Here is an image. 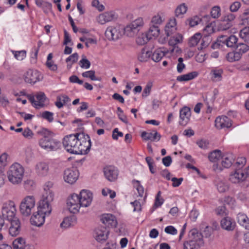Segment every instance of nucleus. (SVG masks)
<instances>
[{
    "instance_id": "nucleus-35",
    "label": "nucleus",
    "mask_w": 249,
    "mask_h": 249,
    "mask_svg": "<svg viewBox=\"0 0 249 249\" xmlns=\"http://www.w3.org/2000/svg\"><path fill=\"white\" fill-rule=\"evenodd\" d=\"M210 17L209 15L203 16L202 19L200 18L198 16H195L189 19V24L190 27H193L197 25L201 21H208Z\"/></svg>"
},
{
    "instance_id": "nucleus-5",
    "label": "nucleus",
    "mask_w": 249,
    "mask_h": 249,
    "mask_svg": "<svg viewBox=\"0 0 249 249\" xmlns=\"http://www.w3.org/2000/svg\"><path fill=\"white\" fill-rule=\"evenodd\" d=\"M144 24L142 18H137L125 27H123V35L125 34L128 37L136 36L142 28Z\"/></svg>"
},
{
    "instance_id": "nucleus-10",
    "label": "nucleus",
    "mask_w": 249,
    "mask_h": 249,
    "mask_svg": "<svg viewBox=\"0 0 249 249\" xmlns=\"http://www.w3.org/2000/svg\"><path fill=\"white\" fill-rule=\"evenodd\" d=\"M67 206L71 213H78L80 208L82 207L79 195L75 193L72 194L67 200Z\"/></svg>"
},
{
    "instance_id": "nucleus-17",
    "label": "nucleus",
    "mask_w": 249,
    "mask_h": 249,
    "mask_svg": "<svg viewBox=\"0 0 249 249\" xmlns=\"http://www.w3.org/2000/svg\"><path fill=\"white\" fill-rule=\"evenodd\" d=\"M232 125L231 120L226 116L216 117L215 120V126L219 129L230 128Z\"/></svg>"
},
{
    "instance_id": "nucleus-4",
    "label": "nucleus",
    "mask_w": 249,
    "mask_h": 249,
    "mask_svg": "<svg viewBox=\"0 0 249 249\" xmlns=\"http://www.w3.org/2000/svg\"><path fill=\"white\" fill-rule=\"evenodd\" d=\"M1 213L2 216L8 221L18 219L16 217L17 209L14 201L8 200L2 203Z\"/></svg>"
},
{
    "instance_id": "nucleus-14",
    "label": "nucleus",
    "mask_w": 249,
    "mask_h": 249,
    "mask_svg": "<svg viewBox=\"0 0 249 249\" xmlns=\"http://www.w3.org/2000/svg\"><path fill=\"white\" fill-rule=\"evenodd\" d=\"M79 177V172L76 169L68 168L65 170L63 178L65 182L72 184L75 182Z\"/></svg>"
},
{
    "instance_id": "nucleus-22",
    "label": "nucleus",
    "mask_w": 249,
    "mask_h": 249,
    "mask_svg": "<svg viewBox=\"0 0 249 249\" xmlns=\"http://www.w3.org/2000/svg\"><path fill=\"white\" fill-rule=\"evenodd\" d=\"M96 240L100 242L106 241L109 234V230L104 226H99L95 230Z\"/></svg>"
},
{
    "instance_id": "nucleus-26",
    "label": "nucleus",
    "mask_w": 249,
    "mask_h": 249,
    "mask_svg": "<svg viewBox=\"0 0 249 249\" xmlns=\"http://www.w3.org/2000/svg\"><path fill=\"white\" fill-rule=\"evenodd\" d=\"M10 226L9 228V233L12 236H16L19 234L20 231V223L19 219H15V220L9 221Z\"/></svg>"
},
{
    "instance_id": "nucleus-33",
    "label": "nucleus",
    "mask_w": 249,
    "mask_h": 249,
    "mask_svg": "<svg viewBox=\"0 0 249 249\" xmlns=\"http://www.w3.org/2000/svg\"><path fill=\"white\" fill-rule=\"evenodd\" d=\"M198 75V72L194 71L178 76L177 77V80L179 82H186L196 78Z\"/></svg>"
},
{
    "instance_id": "nucleus-59",
    "label": "nucleus",
    "mask_w": 249,
    "mask_h": 249,
    "mask_svg": "<svg viewBox=\"0 0 249 249\" xmlns=\"http://www.w3.org/2000/svg\"><path fill=\"white\" fill-rule=\"evenodd\" d=\"M79 65L83 69H88L90 66V62L86 58H82L79 61Z\"/></svg>"
},
{
    "instance_id": "nucleus-52",
    "label": "nucleus",
    "mask_w": 249,
    "mask_h": 249,
    "mask_svg": "<svg viewBox=\"0 0 249 249\" xmlns=\"http://www.w3.org/2000/svg\"><path fill=\"white\" fill-rule=\"evenodd\" d=\"M246 163V159L245 157H239L236 159V162L234 164V166L236 169H241Z\"/></svg>"
},
{
    "instance_id": "nucleus-43",
    "label": "nucleus",
    "mask_w": 249,
    "mask_h": 249,
    "mask_svg": "<svg viewBox=\"0 0 249 249\" xmlns=\"http://www.w3.org/2000/svg\"><path fill=\"white\" fill-rule=\"evenodd\" d=\"M146 34L150 39L153 37L158 36L160 34L159 27L150 24V27Z\"/></svg>"
},
{
    "instance_id": "nucleus-23",
    "label": "nucleus",
    "mask_w": 249,
    "mask_h": 249,
    "mask_svg": "<svg viewBox=\"0 0 249 249\" xmlns=\"http://www.w3.org/2000/svg\"><path fill=\"white\" fill-rule=\"evenodd\" d=\"M46 216V215L37 211L31 216V223L36 226L40 227L44 223Z\"/></svg>"
},
{
    "instance_id": "nucleus-54",
    "label": "nucleus",
    "mask_w": 249,
    "mask_h": 249,
    "mask_svg": "<svg viewBox=\"0 0 249 249\" xmlns=\"http://www.w3.org/2000/svg\"><path fill=\"white\" fill-rule=\"evenodd\" d=\"M164 199L161 197V192L159 191L156 196L154 206L156 208L160 207L162 205Z\"/></svg>"
},
{
    "instance_id": "nucleus-19",
    "label": "nucleus",
    "mask_w": 249,
    "mask_h": 249,
    "mask_svg": "<svg viewBox=\"0 0 249 249\" xmlns=\"http://www.w3.org/2000/svg\"><path fill=\"white\" fill-rule=\"evenodd\" d=\"M36 98L37 100H36L35 97L32 96L29 98V100L36 108L43 107L45 105L46 100V96L45 93L42 92H39L36 95Z\"/></svg>"
},
{
    "instance_id": "nucleus-32",
    "label": "nucleus",
    "mask_w": 249,
    "mask_h": 249,
    "mask_svg": "<svg viewBox=\"0 0 249 249\" xmlns=\"http://www.w3.org/2000/svg\"><path fill=\"white\" fill-rule=\"evenodd\" d=\"M167 53L168 51L164 49H157L153 53H152V59L155 62H159Z\"/></svg>"
},
{
    "instance_id": "nucleus-6",
    "label": "nucleus",
    "mask_w": 249,
    "mask_h": 249,
    "mask_svg": "<svg viewBox=\"0 0 249 249\" xmlns=\"http://www.w3.org/2000/svg\"><path fill=\"white\" fill-rule=\"evenodd\" d=\"M35 204L36 201L34 196H26L20 203L19 206L20 213L25 216L30 215Z\"/></svg>"
},
{
    "instance_id": "nucleus-18",
    "label": "nucleus",
    "mask_w": 249,
    "mask_h": 249,
    "mask_svg": "<svg viewBox=\"0 0 249 249\" xmlns=\"http://www.w3.org/2000/svg\"><path fill=\"white\" fill-rule=\"evenodd\" d=\"M104 175L109 181H114L118 178L119 171L117 168L113 166H108L104 169Z\"/></svg>"
},
{
    "instance_id": "nucleus-16",
    "label": "nucleus",
    "mask_w": 249,
    "mask_h": 249,
    "mask_svg": "<svg viewBox=\"0 0 249 249\" xmlns=\"http://www.w3.org/2000/svg\"><path fill=\"white\" fill-rule=\"evenodd\" d=\"M247 178V175L240 169H236L234 172L230 175L229 179L233 183H239L244 181Z\"/></svg>"
},
{
    "instance_id": "nucleus-57",
    "label": "nucleus",
    "mask_w": 249,
    "mask_h": 249,
    "mask_svg": "<svg viewBox=\"0 0 249 249\" xmlns=\"http://www.w3.org/2000/svg\"><path fill=\"white\" fill-rule=\"evenodd\" d=\"M42 117L49 122H52L53 120V113L48 111H45L42 113Z\"/></svg>"
},
{
    "instance_id": "nucleus-34",
    "label": "nucleus",
    "mask_w": 249,
    "mask_h": 249,
    "mask_svg": "<svg viewBox=\"0 0 249 249\" xmlns=\"http://www.w3.org/2000/svg\"><path fill=\"white\" fill-rule=\"evenodd\" d=\"M182 36L179 34H176L171 37L168 43L170 46L173 47L171 52L174 51V50L176 48V45L180 43L182 41Z\"/></svg>"
},
{
    "instance_id": "nucleus-21",
    "label": "nucleus",
    "mask_w": 249,
    "mask_h": 249,
    "mask_svg": "<svg viewBox=\"0 0 249 249\" xmlns=\"http://www.w3.org/2000/svg\"><path fill=\"white\" fill-rule=\"evenodd\" d=\"M237 37L234 35H231L229 37L222 36L217 39L218 42L225 44L228 47L230 48L235 47L237 44Z\"/></svg>"
},
{
    "instance_id": "nucleus-55",
    "label": "nucleus",
    "mask_w": 249,
    "mask_h": 249,
    "mask_svg": "<svg viewBox=\"0 0 249 249\" xmlns=\"http://www.w3.org/2000/svg\"><path fill=\"white\" fill-rule=\"evenodd\" d=\"M236 68L241 71H249V62H241L237 65Z\"/></svg>"
},
{
    "instance_id": "nucleus-12",
    "label": "nucleus",
    "mask_w": 249,
    "mask_h": 249,
    "mask_svg": "<svg viewBox=\"0 0 249 249\" xmlns=\"http://www.w3.org/2000/svg\"><path fill=\"white\" fill-rule=\"evenodd\" d=\"M235 18L234 14L228 13L224 15L218 25V29L221 31H225L230 29L233 25Z\"/></svg>"
},
{
    "instance_id": "nucleus-49",
    "label": "nucleus",
    "mask_w": 249,
    "mask_h": 249,
    "mask_svg": "<svg viewBox=\"0 0 249 249\" xmlns=\"http://www.w3.org/2000/svg\"><path fill=\"white\" fill-rule=\"evenodd\" d=\"M95 73L94 71L90 70L83 72L82 75L84 77L89 78L92 81H100L101 78L96 77Z\"/></svg>"
},
{
    "instance_id": "nucleus-38",
    "label": "nucleus",
    "mask_w": 249,
    "mask_h": 249,
    "mask_svg": "<svg viewBox=\"0 0 249 249\" xmlns=\"http://www.w3.org/2000/svg\"><path fill=\"white\" fill-rule=\"evenodd\" d=\"M25 240L22 237H18L13 241V249H24Z\"/></svg>"
},
{
    "instance_id": "nucleus-20",
    "label": "nucleus",
    "mask_w": 249,
    "mask_h": 249,
    "mask_svg": "<svg viewBox=\"0 0 249 249\" xmlns=\"http://www.w3.org/2000/svg\"><path fill=\"white\" fill-rule=\"evenodd\" d=\"M191 115V109L188 107H184L179 111V118L180 125L185 126L190 121Z\"/></svg>"
},
{
    "instance_id": "nucleus-15",
    "label": "nucleus",
    "mask_w": 249,
    "mask_h": 249,
    "mask_svg": "<svg viewBox=\"0 0 249 249\" xmlns=\"http://www.w3.org/2000/svg\"><path fill=\"white\" fill-rule=\"evenodd\" d=\"M81 205L87 207L90 205L92 200V194L88 190H82L79 195Z\"/></svg>"
},
{
    "instance_id": "nucleus-56",
    "label": "nucleus",
    "mask_w": 249,
    "mask_h": 249,
    "mask_svg": "<svg viewBox=\"0 0 249 249\" xmlns=\"http://www.w3.org/2000/svg\"><path fill=\"white\" fill-rule=\"evenodd\" d=\"M248 220V216L243 213H239L237 215V220L240 225H245L246 220Z\"/></svg>"
},
{
    "instance_id": "nucleus-47",
    "label": "nucleus",
    "mask_w": 249,
    "mask_h": 249,
    "mask_svg": "<svg viewBox=\"0 0 249 249\" xmlns=\"http://www.w3.org/2000/svg\"><path fill=\"white\" fill-rule=\"evenodd\" d=\"M11 52L15 58L19 61L23 60L26 56V51L25 50L18 51L12 50Z\"/></svg>"
},
{
    "instance_id": "nucleus-42",
    "label": "nucleus",
    "mask_w": 249,
    "mask_h": 249,
    "mask_svg": "<svg viewBox=\"0 0 249 249\" xmlns=\"http://www.w3.org/2000/svg\"><path fill=\"white\" fill-rule=\"evenodd\" d=\"M218 191L220 193H223L229 189V185L225 180L218 179L216 183Z\"/></svg>"
},
{
    "instance_id": "nucleus-11",
    "label": "nucleus",
    "mask_w": 249,
    "mask_h": 249,
    "mask_svg": "<svg viewBox=\"0 0 249 249\" xmlns=\"http://www.w3.org/2000/svg\"><path fill=\"white\" fill-rule=\"evenodd\" d=\"M42 76L40 72L34 69H29L24 74V79L26 83L34 84L40 81Z\"/></svg>"
},
{
    "instance_id": "nucleus-64",
    "label": "nucleus",
    "mask_w": 249,
    "mask_h": 249,
    "mask_svg": "<svg viewBox=\"0 0 249 249\" xmlns=\"http://www.w3.org/2000/svg\"><path fill=\"white\" fill-rule=\"evenodd\" d=\"M78 59V54L77 53H75L72 54L70 55L66 59V62L68 63L69 62H71L72 63H74L77 62Z\"/></svg>"
},
{
    "instance_id": "nucleus-7",
    "label": "nucleus",
    "mask_w": 249,
    "mask_h": 249,
    "mask_svg": "<svg viewBox=\"0 0 249 249\" xmlns=\"http://www.w3.org/2000/svg\"><path fill=\"white\" fill-rule=\"evenodd\" d=\"M105 35L109 41H116L123 36V27L120 25L108 26L105 31Z\"/></svg>"
},
{
    "instance_id": "nucleus-48",
    "label": "nucleus",
    "mask_w": 249,
    "mask_h": 249,
    "mask_svg": "<svg viewBox=\"0 0 249 249\" xmlns=\"http://www.w3.org/2000/svg\"><path fill=\"white\" fill-rule=\"evenodd\" d=\"M236 50L242 55L249 51V46L245 43H239L236 45Z\"/></svg>"
},
{
    "instance_id": "nucleus-31",
    "label": "nucleus",
    "mask_w": 249,
    "mask_h": 249,
    "mask_svg": "<svg viewBox=\"0 0 249 249\" xmlns=\"http://www.w3.org/2000/svg\"><path fill=\"white\" fill-rule=\"evenodd\" d=\"M234 157L232 154L227 153L222 157L221 164L225 168H229L233 164Z\"/></svg>"
},
{
    "instance_id": "nucleus-2",
    "label": "nucleus",
    "mask_w": 249,
    "mask_h": 249,
    "mask_svg": "<svg viewBox=\"0 0 249 249\" xmlns=\"http://www.w3.org/2000/svg\"><path fill=\"white\" fill-rule=\"evenodd\" d=\"M37 134L41 136L38 140V145L43 149L48 151H54L59 149L61 142L54 139V133L46 128H41L37 131Z\"/></svg>"
},
{
    "instance_id": "nucleus-44",
    "label": "nucleus",
    "mask_w": 249,
    "mask_h": 249,
    "mask_svg": "<svg viewBox=\"0 0 249 249\" xmlns=\"http://www.w3.org/2000/svg\"><path fill=\"white\" fill-rule=\"evenodd\" d=\"M53 186V183L51 181L47 182L44 186V193L42 196H52V198L54 197V194L51 188Z\"/></svg>"
},
{
    "instance_id": "nucleus-41",
    "label": "nucleus",
    "mask_w": 249,
    "mask_h": 249,
    "mask_svg": "<svg viewBox=\"0 0 249 249\" xmlns=\"http://www.w3.org/2000/svg\"><path fill=\"white\" fill-rule=\"evenodd\" d=\"M242 55L236 50L232 52H230L227 54V60L231 62L234 61H239L241 58Z\"/></svg>"
},
{
    "instance_id": "nucleus-9",
    "label": "nucleus",
    "mask_w": 249,
    "mask_h": 249,
    "mask_svg": "<svg viewBox=\"0 0 249 249\" xmlns=\"http://www.w3.org/2000/svg\"><path fill=\"white\" fill-rule=\"evenodd\" d=\"M204 242L201 234L197 233L193 239L186 241L183 243V249H202Z\"/></svg>"
},
{
    "instance_id": "nucleus-25",
    "label": "nucleus",
    "mask_w": 249,
    "mask_h": 249,
    "mask_svg": "<svg viewBox=\"0 0 249 249\" xmlns=\"http://www.w3.org/2000/svg\"><path fill=\"white\" fill-rule=\"evenodd\" d=\"M101 220L102 223L108 227H115L117 222L115 216L110 213H105L102 215Z\"/></svg>"
},
{
    "instance_id": "nucleus-51",
    "label": "nucleus",
    "mask_w": 249,
    "mask_h": 249,
    "mask_svg": "<svg viewBox=\"0 0 249 249\" xmlns=\"http://www.w3.org/2000/svg\"><path fill=\"white\" fill-rule=\"evenodd\" d=\"M240 36L245 41L249 43V27H247L242 29L240 32Z\"/></svg>"
},
{
    "instance_id": "nucleus-30",
    "label": "nucleus",
    "mask_w": 249,
    "mask_h": 249,
    "mask_svg": "<svg viewBox=\"0 0 249 249\" xmlns=\"http://www.w3.org/2000/svg\"><path fill=\"white\" fill-rule=\"evenodd\" d=\"M177 22L175 18L171 19L165 27V32L167 36L172 35L177 30Z\"/></svg>"
},
{
    "instance_id": "nucleus-1",
    "label": "nucleus",
    "mask_w": 249,
    "mask_h": 249,
    "mask_svg": "<svg viewBox=\"0 0 249 249\" xmlns=\"http://www.w3.org/2000/svg\"><path fill=\"white\" fill-rule=\"evenodd\" d=\"M63 145L67 152L76 155H85L89 151L91 142L89 136L84 133H76L65 136Z\"/></svg>"
},
{
    "instance_id": "nucleus-63",
    "label": "nucleus",
    "mask_w": 249,
    "mask_h": 249,
    "mask_svg": "<svg viewBox=\"0 0 249 249\" xmlns=\"http://www.w3.org/2000/svg\"><path fill=\"white\" fill-rule=\"evenodd\" d=\"M91 4L93 7L97 8L99 11H102L105 9L104 6L101 4L98 0H93Z\"/></svg>"
},
{
    "instance_id": "nucleus-29",
    "label": "nucleus",
    "mask_w": 249,
    "mask_h": 249,
    "mask_svg": "<svg viewBox=\"0 0 249 249\" xmlns=\"http://www.w3.org/2000/svg\"><path fill=\"white\" fill-rule=\"evenodd\" d=\"M141 137L144 140L158 142L161 138V135L156 131L153 130L152 132H142L141 134Z\"/></svg>"
},
{
    "instance_id": "nucleus-27",
    "label": "nucleus",
    "mask_w": 249,
    "mask_h": 249,
    "mask_svg": "<svg viewBox=\"0 0 249 249\" xmlns=\"http://www.w3.org/2000/svg\"><path fill=\"white\" fill-rule=\"evenodd\" d=\"M223 71V69L220 67L213 68L210 72L212 80L214 82L221 81L222 79Z\"/></svg>"
},
{
    "instance_id": "nucleus-60",
    "label": "nucleus",
    "mask_w": 249,
    "mask_h": 249,
    "mask_svg": "<svg viewBox=\"0 0 249 249\" xmlns=\"http://www.w3.org/2000/svg\"><path fill=\"white\" fill-rule=\"evenodd\" d=\"M34 133L32 130L30 129L29 127L25 128L23 132L22 135L26 139H31L34 136Z\"/></svg>"
},
{
    "instance_id": "nucleus-58",
    "label": "nucleus",
    "mask_w": 249,
    "mask_h": 249,
    "mask_svg": "<svg viewBox=\"0 0 249 249\" xmlns=\"http://www.w3.org/2000/svg\"><path fill=\"white\" fill-rule=\"evenodd\" d=\"M152 87V83H148L147 85H146L145 87L144 88L142 93V97L143 98H145L147 97L150 93L151 88Z\"/></svg>"
},
{
    "instance_id": "nucleus-13",
    "label": "nucleus",
    "mask_w": 249,
    "mask_h": 249,
    "mask_svg": "<svg viewBox=\"0 0 249 249\" xmlns=\"http://www.w3.org/2000/svg\"><path fill=\"white\" fill-rule=\"evenodd\" d=\"M34 169L36 174L39 177H45L49 174V166L46 162L40 161L36 163Z\"/></svg>"
},
{
    "instance_id": "nucleus-24",
    "label": "nucleus",
    "mask_w": 249,
    "mask_h": 249,
    "mask_svg": "<svg viewBox=\"0 0 249 249\" xmlns=\"http://www.w3.org/2000/svg\"><path fill=\"white\" fill-rule=\"evenodd\" d=\"M116 18V16L114 12H106L100 14L97 18V20L100 24H104L107 22L111 21Z\"/></svg>"
},
{
    "instance_id": "nucleus-36",
    "label": "nucleus",
    "mask_w": 249,
    "mask_h": 249,
    "mask_svg": "<svg viewBox=\"0 0 249 249\" xmlns=\"http://www.w3.org/2000/svg\"><path fill=\"white\" fill-rule=\"evenodd\" d=\"M152 55V52L147 49L143 48L141 50L138 55V59L141 62L147 61Z\"/></svg>"
},
{
    "instance_id": "nucleus-62",
    "label": "nucleus",
    "mask_w": 249,
    "mask_h": 249,
    "mask_svg": "<svg viewBox=\"0 0 249 249\" xmlns=\"http://www.w3.org/2000/svg\"><path fill=\"white\" fill-rule=\"evenodd\" d=\"M166 233L171 235H176L178 233L177 230L173 226H167L164 230Z\"/></svg>"
},
{
    "instance_id": "nucleus-53",
    "label": "nucleus",
    "mask_w": 249,
    "mask_h": 249,
    "mask_svg": "<svg viewBox=\"0 0 249 249\" xmlns=\"http://www.w3.org/2000/svg\"><path fill=\"white\" fill-rule=\"evenodd\" d=\"M221 9L219 6H215L212 8L211 15L213 18H217L221 14Z\"/></svg>"
},
{
    "instance_id": "nucleus-50",
    "label": "nucleus",
    "mask_w": 249,
    "mask_h": 249,
    "mask_svg": "<svg viewBox=\"0 0 249 249\" xmlns=\"http://www.w3.org/2000/svg\"><path fill=\"white\" fill-rule=\"evenodd\" d=\"M150 38L147 34H142L136 39V42L138 45H142L146 44Z\"/></svg>"
},
{
    "instance_id": "nucleus-45",
    "label": "nucleus",
    "mask_w": 249,
    "mask_h": 249,
    "mask_svg": "<svg viewBox=\"0 0 249 249\" xmlns=\"http://www.w3.org/2000/svg\"><path fill=\"white\" fill-rule=\"evenodd\" d=\"M201 35L200 33H196L194 36H191L188 41V45L190 47H195L199 42L201 38Z\"/></svg>"
},
{
    "instance_id": "nucleus-28",
    "label": "nucleus",
    "mask_w": 249,
    "mask_h": 249,
    "mask_svg": "<svg viewBox=\"0 0 249 249\" xmlns=\"http://www.w3.org/2000/svg\"><path fill=\"white\" fill-rule=\"evenodd\" d=\"M222 229L228 231H233L235 228V222L230 217H226L222 218L220 222Z\"/></svg>"
},
{
    "instance_id": "nucleus-46",
    "label": "nucleus",
    "mask_w": 249,
    "mask_h": 249,
    "mask_svg": "<svg viewBox=\"0 0 249 249\" xmlns=\"http://www.w3.org/2000/svg\"><path fill=\"white\" fill-rule=\"evenodd\" d=\"M221 157V152L219 150H215L209 155V160L213 162H216Z\"/></svg>"
},
{
    "instance_id": "nucleus-39",
    "label": "nucleus",
    "mask_w": 249,
    "mask_h": 249,
    "mask_svg": "<svg viewBox=\"0 0 249 249\" xmlns=\"http://www.w3.org/2000/svg\"><path fill=\"white\" fill-rule=\"evenodd\" d=\"M164 19L162 16V13H158L157 15L154 16L151 19L150 25L159 26L162 22L164 21Z\"/></svg>"
},
{
    "instance_id": "nucleus-3",
    "label": "nucleus",
    "mask_w": 249,
    "mask_h": 249,
    "mask_svg": "<svg viewBox=\"0 0 249 249\" xmlns=\"http://www.w3.org/2000/svg\"><path fill=\"white\" fill-rule=\"evenodd\" d=\"M24 173L23 166L19 163L15 162L10 166L7 172L8 180L13 184H19L23 180Z\"/></svg>"
},
{
    "instance_id": "nucleus-40",
    "label": "nucleus",
    "mask_w": 249,
    "mask_h": 249,
    "mask_svg": "<svg viewBox=\"0 0 249 249\" xmlns=\"http://www.w3.org/2000/svg\"><path fill=\"white\" fill-rule=\"evenodd\" d=\"M188 7L184 3L178 5L175 9V14L177 17H182V16L186 13Z\"/></svg>"
},
{
    "instance_id": "nucleus-61",
    "label": "nucleus",
    "mask_w": 249,
    "mask_h": 249,
    "mask_svg": "<svg viewBox=\"0 0 249 249\" xmlns=\"http://www.w3.org/2000/svg\"><path fill=\"white\" fill-rule=\"evenodd\" d=\"M8 155L6 153H3L0 156V168L3 170L4 167L6 165V161Z\"/></svg>"
},
{
    "instance_id": "nucleus-8",
    "label": "nucleus",
    "mask_w": 249,
    "mask_h": 249,
    "mask_svg": "<svg viewBox=\"0 0 249 249\" xmlns=\"http://www.w3.org/2000/svg\"><path fill=\"white\" fill-rule=\"evenodd\" d=\"M53 198L52 196H42L41 199L39 201L37 207V211L46 216H49L52 211L51 203L53 201Z\"/></svg>"
},
{
    "instance_id": "nucleus-37",
    "label": "nucleus",
    "mask_w": 249,
    "mask_h": 249,
    "mask_svg": "<svg viewBox=\"0 0 249 249\" xmlns=\"http://www.w3.org/2000/svg\"><path fill=\"white\" fill-rule=\"evenodd\" d=\"M76 221V218L75 216H68L65 217L63 222L61 223L60 226L62 228H68L73 225Z\"/></svg>"
}]
</instances>
